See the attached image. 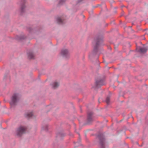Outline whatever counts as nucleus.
Instances as JSON below:
<instances>
[{
  "mask_svg": "<svg viewBox=\"0 0 148 148\" xmlns=\"http://www.w3.org/2000/svg\"><path fill=\"white\" fill-rule=\"evenodd\" d=\"M110 98L109 97H107L106 99V101L107 104H108L109 103Z\"/></svg>",
  "mask_w": 148,
  "mask_h": 148,
  "instance_id": "12",
  "label": "nucleus"
},
{
  "mask_svg": "<svg viewBox=\"0 0 148 148\" xmlns=\"http://www.w3.org/2000/svg\"><path fill=\"white\" fill-rule=\"evenodd\" d=\"M101 81H96V86L97 87L99 85H101Z\"/></svg>",
  "mask_w": 148,
  "mask_h": 148,
  "instance_id": "10",
  "label": "nucleus"
},
{
  "mask_svg": "<svg viewBox=\"0 0 148 148\" xmlns=\"http://www.w3.org/2000/svg\"><path fill=\"white\" fill-rule=\"evenodd\" d=\"M136 50L138 52H139L141 53H144L147 51V49L146 47H137Z\"/></svg>",
  "mask_w": 148,
  "mask_h": 148,
  "instance_id": "3",
  "label": "nucleus"
},
{
  "mask_svg": "<svg viewBox=\"0 0 148 148\" xmlns=\"http://www.w3.org/2000/svg\"><path fill=\"white\" fill-rule=\"evenodd\" d=\"M29 58L30 59H32L34 57V55L32 53H29L28 54Z\"/></svg>",
  "mask_w": 148,
  "mask_h": 148,
  "instance_id": "9",
  "label": "nucleus"
},
{
  "mask_svg": "<svg viewBox=\"0 0 148 148\" xmlns=\"http://www.w3.org/2000/svg\"><path fill=\"white\" fill-rule=\"evenodd\" d=\"M58 23H63L62 20L60 17H58L57 18Z\"/></svg>",
  "mask_w": 148,
  "mask_h": 148,
  "instance_id": "8",
  "label": "nucleus"
},
{
  "mask_svg": "<svg viewBox=\"0 0 148 148\" xmlns=\"http://www.w3.org/2000/svg\"><path fill=\"white\" fill-rule=\"evenodd\" d=\"M25 8V6L24 5H22L21 6V12L23 11V10Z\"/></svg>",
  "mask_w": 148,
  "mask_h": 148,
  "instance_id": "11",
  "label": "nucleus"
},
{
  "mask_svg": "<svg viewBox=\"0 0 148 148\" xmlns=\"http://www.w3.org/2000/svg\"><path fill=\"white\" fill-rule=\"evenodd\" d=\"M92 114V113H90V115H91Z\"/></svg>",
  "mask_w": 148,
  "mask_h": 148,
  "instance_id": "15",
  "label": "nucleus"
},
{
  "mask_svg": "<svg viewBox=\"0 0 148 148\" xmlns=\"http://www.w3.org/2000/svg\"><path fill=\"white\" fill-rule=\"evenodd\" d=\"M101 145H103L102 143H101Z\"/></svg>",
  "mask_w": 148,
  "mask_h": 148,
  "instance_id": "16",
  "label": "nucleus"
},
{
  "mask_svg": "<svg viewBox=\"0 0 148 148\" xmlns=\"http://www.w3.org/2000/svg\"><path fill=\"white\" fill-rule=\"evenodd\" d=\"M32 116V112L28 113L25 114V116L27 118H29Z\"/></svg>",
  "mask_w": 148,
  "mask_h": 148,
  "instance_id": "7",
  "label": "nucleus"
},
{
  "mask_svg": "<svg viewBox=\"0 0 148 148\" xmlns=\"http://www.w3.org/2000/svg\"><path fill=\"white\" fill-rule=\"evenodd\" d=\"M26 130V128L25 127L21 126L17 129L16 133L17 136H20L25 132Z\"/></svg>",
  "mask_w": 148,
  "mask_h": 148,
  "instance_id": "2",
  "label": "nucleus"
},
{
  "mask_svg": "<svg viewBox=\"0 0 148 148\" xmlns=\"http://www.w3.org/2000/svg\"><path fill=\"white\" fill-rule=\"evenodd\" d=\"M99 41L98 40L96 43L95 46L94 48V50L93 51V53H95L97 51V49L98 46Z\"/></svg>",
  "mask_w": 148,
  "mask_h": 148,
  "instance_id": "6",
  "label": "nucleus"
},
{
  "mask_svg": "<svg viewBox=\"0 0 148 148\" xmlns=\"http://www.w3.org/2000/svg\"><path fill=\"white\" fill-rule=\"evenodd\" d=\"M61 1H61H61H60V4H61Z\"/></svg>",
  "mask_w": 148,
  "mask_h": 148,
  "instance_id": "13",
  "label": "nucleus"
},
{
  "mask_svg": "<svg viewBox=\"0 0 148 148\" xmlns=\"http://www.w3.org/2000/svg\"><path fill=\"white\" fill-rule=\"evenodd\" d=\"M19 99V97L17 94H14L12 96L10 103L11 106H15Z\"/></svg>",
  "mask_w": 148,
  "mask_h": 148,
  "instance_id": "1",
  "label": "nucleus"
},
{
  "mask_svg": "<svg viewBox=\"0 0 148 148\" xmlns=\"http://www.w3.org/2000/svg\"><path fill=\"white\" fill-rule=\"evenodd\" d=\"M52 88L54 89L57 88L59 86V84L56 82H53L52 84Z\"/></svg>",
  "mask_w": 148,
  "mask_h": 148,
  "instance_id": "5",
  "label": "nucleus"
},
{
  "mask_svg": "<svg viewBox=\"0 0 148 148\" xmlns=\"http://www.w3.org/2000/svg\"><path fill=\"white\" fill-rule=\"evenodd\" d=\"M148 33V30L147 31V33L146 34H147V33Z\"/></svg>",
  "mask_w": 148,
  "mask_h": 148,
  "instance_id": "14",
  "label": "nucleus"
},
{
  "mask_svg": "<svg viewBox=\"0 0 148 148\" xmlns=\"http://www.w3.org/2000/svg\"><path fill=\"white\" fill-rule=\"evenodd\" d=\"M61 53L63 56H66L69 55V52L67 49H64L62 50Z\"/></svg>",
  "mask_w": 148,
  "mask_h": 148,
  "instance_id": "4",
  "label": "nucleus"
}]
</instances>
